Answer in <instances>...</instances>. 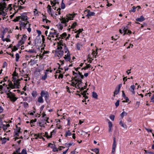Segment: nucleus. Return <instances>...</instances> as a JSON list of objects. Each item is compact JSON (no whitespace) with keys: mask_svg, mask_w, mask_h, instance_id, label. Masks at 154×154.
<instances>
[{"mask_svg":"<svg viewBox=\"0 0 154 154\" xmlns=\"http://www.w3.org/2000/svg\"><path fill=\"white\" fill-rule=\"evenodd\" d=\"M61 8L62 9H64L65 7V4L63 3V1L62 2L61 6Z\"/></svg>","mask_w":154,"mask_h":154,"instance_id":"46","label":"nucleus"},{"mask_svg":"<svg viewBox=\"0 0 154 154\" xmlns=\"http://www.w3.org/2000/svg\"><path fill=\"white\" fill-rule=\"evenodd\" d=\"M119 104V100H118L115 103V106L116 107H118Z\"/></svg>","mask_w":154,"mask_h":154,"instance_id":"49","label":"nucleus"},{"mask_svg":"<svg viewBox=\"0 0 154 154\" xmlns=\"http://www.w3.org/2000/svg\"><path fill=\"white\" fill-rule=\"evenodd\" d=\"M127 115V113L125 112H123L121 114V117L123 118L124 116H126Z\"/></svg>","mask_w":154,"mask_h":154,"instance_id":"39","label":"nucleus"},{"mask_svg":"<svg viewBox=\"0 0 154 154\" xmlns=\"http://www.w3.org/2000/svg\"><path fill=\"white\" fill-rule=\"evenodd\" d=\"M122 28H123V30L124 32L123 35H125L126 34H130L131 33V31L128 29V28L127 26H126L124 27H123Z\"/></svg>","mask_w":154,"mask_h":154,"instance_id":"11","label":"nucleus"},{"mask_svg":"<svg viewBox=\"0 0 154 154\" xmlns=\"http://www.w3.org/2000/svg\"><path fill=\"white\" fill-rule=\"evenodd\" d=\"M36 31L37 33L38 34V35L39 36L41 34L42 32L41 31H40V30H37Z\"/></svg>","mask_w":154,"mask_h":154,"instance_id":"62","label":"nucleus"},{"mask_svg":"<svg viewBox=\"0 0 154 154\" xmlns=\"http://www.w3.org/2000/svg\"><path fill=\"white\" fill-rule=\"evenodd\" d=\"M15 152L17 153V154H20V148L17 149Z\"/></svg>","mask_w":154,"mask_h":154,"instance_id":"63","label":"nucleus"},{"mask_svg":"<svg viewBox=\"0 0 154 154\" xmlns=\"http://www.w3.org/2000/svg\"><path fill=\"white\" fill-rule=\"evenodd\" d=\"M56 129H54L51 132V135L49 137H48V138H51L52 137V134H55L56 133Z\"/></svg>","mask_w":154,"mask_h":154,"instance_id":"29","label":"nucleus"},{"mask_svg":"<svg viewBox=\"0 0 154 154\" xmlns=\"http://www.w3.org/2000/svg\"><path fill=\"white\" fill-rule=\"evenodd\" d=\"M86 86H85L84 87H82V88H81L79 87V88H79L80 89V91H83L84 90V89H85V88H86Z\"/></svg>","mask_w":154,"mask_h":154,"instance_id":"55","label":"nucleus"},{"mask_svg":"<svg viewBox=\"0 0 154 154\" xmlns=\"http://www.w3.org/2000/svg\"><path fill=\"white\" fill-rule=\"evenodd\" d=\"M47 76L45 75L44 76L42 77V79L43 80H45L47 78Z\"/></svg>","mask_w":154,"mask_h":154,"instance_id":"53","label":"nucleus"},{"mask_svg":"<svg viewBox=\"0 0 154 154\" xmlns=\"http://www.w3.org/2000/svg\"><path fill=\"white\" fill-rule=\"evenodd\" d=\"M116 147V139L115 137L113 138V142L112 146V150L111 154H114Z\"/></svg>","mask_w":154,"mask_h":154,"instance_id":"6","label":"nucleus"},{"mask_svg":"<svg viewBox=\"0 0 154 154\" xmlns=\"http://www.w3.org/2000/svg\"><path fill=\"white\" fill-rule=\"evenodd\" d=\"M27 14L25 13L22 14L21 16V19L22 21H26L28 20V18L26 16Z\"/></svg>","mask_w":154,"mask_h":154,"instance_id":"9","label":"nucleus"},{"mask_svg":"<svg viewBox=\"0 0 154 154\" xmlns=\"http://www.w3.org/2000/svg\"><path fill=\"white\" fill-rule=\"evenodd\" d=\"M24 41L21 39L18 42V44L17 45V46L18 47H19L20 46L24 44Z\"/></svg>","mask_w":154,"mask_h":154,"instance_id":"20","label":"nucleus"},{"mask_svg":"<svg viewBox=\"0 0 154 154\" xmlns=\"http://www.w3.org/2000/svg\"><path fill=\"white\" fill-rule=\"evenodd\" d=\"M91 67V66L90 65V64L87 65L85 67L83 68L82 69H84L86 70V69H87L89 68H90Z\"/></svg>","mask_w":154,"mask_h":154,"instance_id":"33","label":"nucleus"},{"mask_svg":"<svg viewBox=\"0 0 154 154\" xmlns=\"http://www.w3.org/2000/svg\"><path fill=\"white\" fill-rule=\"evenodd\" d=\"M18 8L17 9V11L19 10H21L22 9H23L25 8V7L24 6H22L21 5H18Z\"/></svg>","mask_w":154,"mask_h":154,"instance_id":"44","label":"nucleus"},{"mask_svg":"<svg viewBox=\"0 0 154 154\" xmlns=\"http://www.w3.org/2000/svg\"><path fill=\"white\" fill-rule=\"evenodd\" d=\"M92 97L95 99H97L98 95L96 93L93 92L92 93Z\"/></svg>","mask_w":154,"mask_h":154,"instance_id":"25","label":"nucleus"},{"mask_svg":"<svg viewBox=\"0 0 154 154\" xmlns=\"http://www.w3.org/2000/svg\"><path fill=\"white\" fill-rule=\"evenodd\" d=\"M110 119L112 121H113L114 120L115 116L114 115L110 116L109 117Z\"/></svg>","mask_w":154,"mask_h":154,"instance_id":"54","label":"nucleus"},{"mask_svg":"<svg viewBox=\"0 0 154 154\" xmlns=\"http://www.w3.org/2000/svg\"><path fill=\"white\" fill-rule=\"evenodd\" d=\"M83 30V29H79L78 30L76 31L75 32V33L78 32V34H79L80 33L82 32Z\"/></svg>","mask_w":154,"mask_h":154,"instance_id":"47","label":"nucleus"},{"mask_svg":"<svg viewBox=\"0 0 154 154\" xmlns=\"http://www.w3.org/2000/svg\"><path fill=\"white\" fill-rule=\"evenodd\" d=\"M31 25V24H29V27L27 28V30L29 32H30L31 31V28L30 27Z\"/></svg>","mask_w":154,"mask_h":154,"instance_id":"57","label":"nucleus"},{"mask_svg":"<svg viewBox=\"0 0 154 154\" xmlns=\"http://www.w3.org/2000/svg\"><path fill=\"white\" fill-rule=\"evenodd\" d=\"M12 75L14 76H17L18 75V74L17 73L16 70H15L13 72Z\"/></svg>","mask_w":154,"mask_h":154,"instance_id":"56","label":"nucleus"},{"mask_svg":"<svg viewBox=\"0 0 154 154\" xmlns=\"http://www.w3.org/2000/svg\"><path fill=\"white\" fill-rule=\"evenodd\" d=\"M108 124H109V128H112V123L110 121H109L108 122Z\"/></svg>","mask_w":154,"mask_h":154,"instance_id":"51","label":"nucleus"},{"mask_svg":"<svg viewBox=\"0 0 154 154\" xmlns=\"http://www.w3.org/2000/svg\"><path fill=\"white\" fill-rule=\"evenodd\" d=\"M137 8H136L135 6H134L133 8L132 9H131L130 11V12H132L133 13H134L136 11V9Z\"/></svg>","mask_w":154,"mask_h":154,"instance_id":"35","label":"nucleus"},{"mask_svg":"<svg viewBox=\"0 0 154 154\" xmlns=\"http://www.w3.org/2000/svg\"><path fill=\"white\" fill-rule=\"evenodd\" d=\"M146 154H154V153L152 152H149L147 150H145Z\"/></svg>","mask_w":154,"mask_h":154,"instance_id":"52","label":"nucleus"},{"mask_svg":"<svg viewBox=\"0 0 154 154\" xmlns=\"http://www.w3.org/2000/svg\"><path fill=\"white\" fill-rule=\"evenodd\" d=\"M75 82H77L75 84L74 82H72V86L75 87V88H77V87H79L80 86V85L82 83V80L81 79H79V78H77V76L75 77Z\"/></svg>","mask_w":154,"mask_h":154,"instance_id":"2","label":"nucleus"},{"mask_svg":"<svg viewBox=\"0 0 154 154\" xmlns=\"http://www.w3.org/2000/svg\"><path fill=\"white\" fill-rule=\"evenodd\" d=\"M55 146V145H54H54L51 143H49L48 144V146L49 147H50L51 148H53V147Z\"/></svg>","mask_w":154,"mask_h":154,"instance_id":"48","label":"nucleus"},{"mask_svg":"<svg viewBox=\"0 0 154 154\" xmlns=\"http://www.w3.org/2000/svg\"><path fill=\"white\" fill-rule=\"evenodd\" d=\"M85 11H87L88 12V14L86 15V16L88 17V18H89V17L91 16H94L95 14V13L94 12H91L89 10H87Z\"/></svg>","mask_w":154,"mask_h":154,"instance_id":"14","label":"nucleus"},{"mask_svg":"<svg viewBox=\"0 0 154 154\" xmlns=\"http://www.w3.org/2000/svg\"><path fill=\"white\" fill-rule=\"evenodd\" d=\"M20 154H27L26 149H23Z\"/></svg>","mask_w":154,"mask_h":154,"instance_id":"40","label":"nucleus"},{"mask_svg":"<svg viewBox=\"0 0 154 154\" xmlns=\"http://www.w3.org/2000/svg\"><path fill=\"white\" fill-rule=\"evenodd\" d=\"M54 35H56V37L57 38L55 39V40H57V39L59 40V38H58V33H56V32H50L49 33V35H48V36L49 37L54 38Z\"/></svg>","mask_w":154,"mask_h":154,"instance_id":"5","label":"nucleus"},{"mask_svg":"<svg viewBox=\"0 0 154 154\" xmlns=\"http://www.w3.org/2000/svg\"><path fill=\"white\" fill-rule=\"evenodd\" d=\"M61 10V8H58L57 10V12H56V13L55 14L56 15H60L61 14L60 11Z\"/></svg>","mask_w":154,"mask_h":154,"instance_id":"38","label":"nucleus"},{"mask_svg":"<svg viewBox=\"0 0 154 154\" xmlns=\"http://www.w3.org/2000/svg\"><path fill=\"white\" fill-rule=\"evenodd\" d=\"M63 40L61 39L60 41L59 42H57L58 49H59L60 48H61V49L63 48V46L64 45H65L64 43H63Z\"/></svg>","mask_w":154,"mask_h":154,"instance_id":"12","label":"nucleus"},{"mask_svg":"<svg viewBox=\"0 0 154 154\" xmlns=\"http://www.w3.org/2000/svg\"><path fill=\"white\" fill-rule=\"evenodd\" d=\"M16 56V61L18 62L20 58L19 55L18 53H16L15 55Z\"/></svg>","mask_w":154,"mask_h":154,"instance_id":"34","label":"nucleus"},{"mask_svg":"<svg viewBox=\"0 0 154 154\" xmlns=\"http://www.w3.org/2000/svg\"><path fill=\"white\" fill-rule=\"evenodd\" d=\"M53 148V151L54 152H57V151H58V149L55 147H54L53 148Z\"/></svg>","mask_w":154,"mask_h":154,"instance_id":"58","label":"nucleus"},{"mask_svg":"<svg viewBox=\"0 0 154 154\" xmlns=\"http://www.w3.org/2000/svg\"><path fill=\"white\" fill-rule=\"evenodd\" d=\"M25 3V2H23V0H19L18 1V5H22Z\"/></svg>","mask_w":154,"mask_h":154,"instance_id":"31","label":"nucleus"},{"mask_svg":"<svg viewBox=\"0 0 154 154\" xmlns=\"http://www.w3.org/2000/svg\"><path fill=\"white\" fill-rule=\"evenodd\" d=\"M119 91L120 90L116 88L114 92V94L113 96L115 97V95H117L119 93Z\"/></svg>","mask_w":154,"mask_h":154,"instance_id":"28","label":"nucleus"},{"mask_svg":"<svg viewBox=\"0 0 154 154\" xmlns=\"http://www.w3.org/2000/svg\"><path fill=\"white\" fill-rule=\"evenodd\" d=\"M10 98L11 101L13 102H15L17 99V98L16 97L13 96L10 97Z\"/></svg>","mask_w":154,"mask_h":154,"instance_id":"24","label":"nucleus"},{"mask_svg":"<svg viewBox=\"0 0 154 154\" xmlns=\"http://www.w3.org/2000/svg\"><path fill=\"white\" fill-rule=\"evenodd\" d=\"M7 66V63L6 62H4V63H3V66H2L3 68H4L5 67V66Z\"/></svg>","mask_w":154,"mask_h":154,"instance_id":"64","label":"nucleus"},{"mask_svg":"<svg viewBox=\"0 0 154 154\" xmlns=\"http://www.w3.org/2000/svg\"><path fill=\"white\" fill-rule=\"evenodd\" d=\"M135 86L134 85H131L130 86V90L132 92L133 94H135V92L134 91Z\"/></svg>","mask_w":154,"mask_h":154,"instance_id":"17","label":"nucleus"},{"mask_svg":"<svg viewBox=\"0 0 154 154\" xmlns=\"http://www.w3.org/2000/svg\"><path fill=\"white\" fill-rule=\"evenodd\" d=\"M82 45L79 43H77L76 44V48L77 49L79 50H80V48L82 47Z\"/></svg>","mask_w":154,"mask_h":154,"instance_id":"27","label":"nucleus"},{"mask_svg":"<svg viewBox=\"0 0 154 154\" xmlns=\"http://www.w3.org/2000/svg\"><path fill=\"white\" fill-rule=\"evenodd\" d=\"M48 12L50 14H51L52 17H53V15L51 13V8H48Z\"/></svg>","mask_w":154,"mask_h":154,"instance_id":"41","label":"nucleus"},{"mask_svg":"<svg viewBox=\"0 0 154 154\" xmlns=\"http://www.w3.org/2000/svg\"><path fill=\"white\" fill-rule=\"evenodd\" d=\"M16 129L14 132L15 133L14 136H18L19 135V133H21L20 131V130L21 128H20L18 127L17 125H16Z\"/></svg>","mask_w":154,"mask_h":154,"instance_id":"10","label":"nucleus"},{"mask_svg":"<svg viewBox=\"0 0 154 154\" xmlns=\"http://www.w3.org/2000/svg\"><path fill=\"white\" fill-rule=\"evenodd\" d=\"M77 23L76 22L74 23L71 25L70 28L74 29L77 26Z\"/></svg>","mask_w":154,"mask_h":154,"instance_id":"26","label":"nucleus"},{"mask_svg":"<svg viewBox=\"0 0 154 154\" xmlns=\"http://www.w3.org/2000/svg\"><path fill=\"white\" fill-rule=\"evenodd\" d=\"M17 50L18 48L16 46H14L13 49H12V51H15Z\"/></svg>","mask_w":154,"mask_h":154,"instance_id":"61","label":"nucleus"},{"mask_svg":"<svg viewBox=\"0 0 154 154\" xmlns=\"http://www.w3.org/2000/svg\"><path fill=\"white\" fill-rule=\"evenodd\" d=\"M24 107H27L28 106V104L26 102L24 103Z\"/></svg>","mask_w":154,"mask_h":154,"instance_id":"59","label":"nucleus"},{"mask_svg":"<svg viewBox=\"0 0 154 154\" xmlns=\"http://www.w3.org/2000/svg\"><path fill=\"white\" fill-rule=\"evenodd\" d=\"M71 133L70 131L69 130H68L67 131L66 133V134L65 136L66 137H67V136H69L71 135Z\"/></svg>","mask_w":154,"mask_h":154,"instance_id":"37","label":"nucleus"},{"mask_svg":"<svg viewBox=\"0 0 154 154\" xmlns=\"http://www.w3.org/2000/svg\"><path fill=\"white\" fill-rule=\"evenodd\" d=\"M144 20L145 18L143 16H141L140 18H137L136 19L137 21L140 22L143 21Z\"/></svg>","mask_w":154,"mask_h":154,"instance_id":"16","label":"nucleus"},{"mask_svg":"<svg viewBox=\"0 0 154 154\" xmlns=\"http://www.w3.org/2000/svg\"><path fill=\"white\" fill-rule=\"evenodd\" d=\"M20 23H19L20 27V29L21 30V28H22L23 29H24L26 28V25L28 23H29V22L28 21H27V23H25L24 22H22L21 21H20Z\"/></svg>","mask_w":154,"mask_h":154,"instance_id":"8","label":"nucleus"},{"mask_svg":"<svg viewBox=\"0 0 154 154\" xmlns=\"http://www.w3.org/2000/svg\"><path fill=\"white\" fill-rule=\"evenodd\" d=\"M41 96H40L38 98V102L39 103H43L44 102V100L43 99V96L42 94L41 93H40Z\"/></svg>","mask_w":154,"mask_h":154,"instance_id":"15","label":"nucleus"},{"mask_svg":"<svg viewBox=\"0 0 154 154\" xmlns=\"http://www.w3.org/2000/svg\"><path fill=\"white\" fill-rule=\"evenodd\" d=\"M41 93L42 94L43 97H44L45 100L47 103V100L48 99L49 97V94L48 92L47 91H45L44 90H42L41 91Z\"/></svg>","mask_w":154,"mask_h":154,"instance_id":"4","label":"nucleus"},{"mask_svg":"<svg viewBox=\"0 0 154 154\" xmlns=\"http://www.w3.org/2000/svg\"><path fill=\"white\" fill-rule=\"evenodd\" d=\"M63 48L64 49L65 53H66L67 52H68V51H69L68 48L66 46V45H64L63 46Z\"/></svg>","mask_w":154,"mask_h":154,"instance_id":"32","label":"nucleus"},{"mask_svg":"<svg viewBox=\"0 0 154 154\" xmlns=\"http://www.w3.org/2000/svg\"><path fill=\"white\" fill-rule=\"evenodd\" d=\"M74 145V144L73 143H66L65 144V146L67 147L68 148L71 146H72V145Z\"/></svg>","mask_w":154,"mask_h":154,"instance_id":"23","label":"nucleus"},{"mask_svg":"<svg viewBox=\"0 0 154 154\" xmlns=\"http://www.w3.org/2000/svg\"><path fill=\"white\" fill-rule=\"evenodd\" d=\"M92 150L95 152L96 154H98L99 153V150L98 149H92Z\"/></svg>","mask_w":154,"mask_h":154,"instance_id":"30","label":"nucleus"},{"mask_svg":"<svg viewBox=\"0 0 154 154\" xmlns=\"http://www.w3.org/2000/svg\"><path fill=\"white\" fill-rule=\"evenodd\" d=\"M34 137H35V139H37L38 138H39L40 139H41L42 138L41 137H40V136L39 134H35L34 135Z\"/></svg>","mask_w":154,"mask_h":154,"instance_id":"42","label":"nucleus"},{"mask_svg":"<svg viewBox=\"0 0 154 154\" xmlns=\"http://www.w3.org/2000/svg\"><path fill=\"white\" fill-rule=\"evenodd\" d=\"M3 128L4 130H5L7 129V128L5 125H3Z\"/></svg>","mask_w":154,"mask_h":154,"instance_id":"60","label":"nucleus"},{"mask_svg":"<svg viewBox=\"0 0 154 154\" xmlns=\"http://www.w3.org/2000/svg\"><path fill=\"white\" fill-rule=\"evenodd\" d=\"M6 14V13L3 11H2V12L0 13V14L2 15L3 17L5 16Z\"/></svg>","mask_w":154,"mask_h":154,"instance_id":"45","label":"nucleus"},{"mask_svg":"<svg viewBox=\"0 0 154 154\" xmlns=\"http://www.w3.org/2000/svg\"><path fill=\"white\" fill-rule=\"evenodd\" d=\"M27 36L25 34H24L23 35V36L22 38L21 39L25 41L27 39Z\"/></svg>","mask_w":154,"mask_h":154,"instance_id":"43","label":"nucleus"},{"mask_svg":"<svg viewBox=\"0 0 154 154\" xmlns=\"http://www.w3.org/2000/svg\"><path fill=\"white\" fill-rule=\"evenodd\" d=\"M64 58L66 61H69L71 60L70 55L69 51L68 52L66 55H65Z\"/></svg>","mask_w":154,"mask_h":154,"instance_id":"13","label":"nucleus"},{"mask_svg":"<svg viewBox=\"0 0 154 154\" xmlns=\"http://www.w3.org/2000/svg\"><path fill=\"white\" fill-rule=\"evenodd\" d=\"M20 81V79H18L17 80H15L14 81V86L15 87V88H16L17 89H19L20 88L19 86H20V82L19 81Z\"/></svg>","mask_w":154,"mask_h":154,"instance_id":"7","label":"nucleus"},{"mask_svg":"<svg viewBox=\"0 0 154 154\" xmlns=\"http://www.w3.org/2000/svg\"><path fill=\"white\" fill-rule=\"evenodd\" d=\"M61 48L58 49V48L55 51V55L61 57L63 55L64 52Z\"/></svg>","mask_w":154,"mask_h":154,"instance_id":"3","label":"nucleus"},{"mask_svg":"<svg viewBox=\"0 0 154 154\" xmlns=\"http://www.w3.org/2000/svg\"><path fill=\"white\" fill-rule=\"evenodd\" d=\"M98 49L97 48L96 50V52H95L94 51H93L92 52V54L93 56H94L95 57H96V55L97 54V51Z\"/></svg>","mask_w":154,"mask_h":154,"instance_id":"36","label":"nucleus"},{"mask_svg":"<svg viewBox=\"0 0 154 154\" xmlns=\"http://www.w3.org/2000/svg\"><path fill=\"white\" fill-rule=\"evenodd\" d=\"M8 82H9V84H8V85L12 89L15 88L14 85H13L12 82L9 81H8Z\"/></svg>","mask_w":154,"mask_h":154,"instance_id":"19","label":"nucleus"},{"mask_svg":"<svg viewBox=\"0 0 154 154\" xmlns=\"http://www.w3.org/2000/svg\"><path fill=\"white\" fill-rule=\"evenodd\" d=\"M67 18L66 19L64 18H62L61 19H60V20L61 21L60 23H58V25L59 27V28L61 30H62L63 28V26L61 23H65L68 22L69 20H72V18L74 17L75 15H73L72 14H69L66 15Z\"/></svg>","mask_w":154,"mask_h":154,"instance_id":"1","label":"nucleus"},{"mask_svg":"<svg viewBox=\"0 0 154 154\" xmlns=\"http://www.w3.org/2000/svg\"><path fill=\"white\" fill-rule=\"evenodd\" d=\"M31 94L33 97L35 98L37 95V92L36 91H33L32 93Z\"/></svg>","mask_w":154,"mask_h":154,"instance_id":"22","label":"nucleus"},{"mask_svg":"<svg viewBox=\"0 0 154 154\" xmlns=\"http://www.w3.org/2000/svg\"><path fill=\"white\" fill-rule=\"evenodd\" d=\"M0 140L2 141V144H5L7 142V139L6 138L4 137L3 138L2 137H0Z\"/></svg>","mask_w":154,"mask_h":154,"instance_id":"18","label":"nucleus"},{"mask_svg":"<svg viewBox=\"0 0 154 154\" xmlns=\"http://www.w3.org/2000/svg\"><path fill=\"white\" fill-rule=\"evenodd\" d=\"M67 34L66 33L64 32L62 34L60 35V37L58 36V38H59V40L60 38H61L62 39L63 38H65Z\"/></svg>","mask_w":154,"mask_h":154,"instance_id":"21","label":"nucleus"},{"mask_svg":"<svg viewBox=\"0 0 154 154\" xmlns=\"http://www.w3.org/2000/svg\"><path fill=\"white\" fill-rule=\"evenodd\" d=\"M87 91H83V92H82L81 94L82 95H83V96L85 95H86L87 94H88V93H87Z\"/></svg>","mask_w":154,"mask_h":154,"instance_id":"50","label":"nucleus"}]
</instances>
